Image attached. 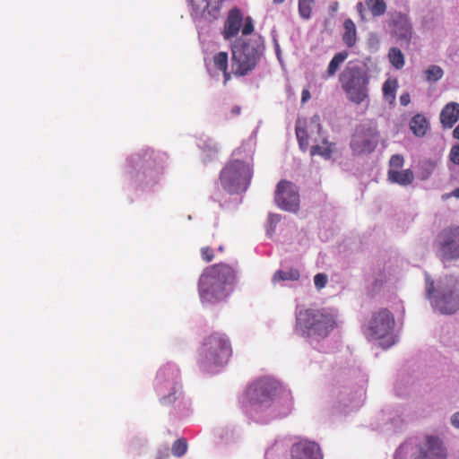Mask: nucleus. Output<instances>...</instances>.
Listing matches in <instances>:
<instances>
[{"label": "nucleus", "mask_w": 459, "mask_h": 459, "mask_svg": "<svg viewBox=\"0 0 459 459\" xmlns=\"http://www.w3.org/2000/svg\"><path fill=\"white\" fill-rule=\"evenodd\" d=\"M237 281V271L226 264H216L204 269L199 278L198 293L202 303L214 304L229 296L228 286Z\"/></svg>", "instance_id": "f257e3e1"}, {"label": "nucleus", "mask_w": 459, "mask_h": 459, "mask_svg": "<svg viewBox=\"0 0 459 459\" xmlns=\"http://www.w3.org/2000/svg\"><path fill=\"white\" fill-rule=\"evenodd\" d=\"M264 50V40L257 37L248 41L238 40L231 46V68L236 76L252 72Z\"/></svg>", "instance_id": "f03ea898"}, {"label": "nucleus", "mask_w": 459, "mask_h": 459, "mask_svg": "<svg viewBox=\"0 0 459 459\" xmlns=\"http://www.w3.org/2000/svg\"><path fill=\"white\" fill-rule=\"evenodd\" d=\"M339 81L350 101L360 104L368 98L369 76L359 65L349 64L341 73Z\"/></svg>", "instance_id": "7ed1b4c3"}, {"label": "nucleus", "mask_w": 459, "mask_h": 459, "mask_svg": "<svg viewBox=\"0 0 459 459\" xmlns=\"http://www.w3.org/2000/svg\"><path fill=\"white\" fill-rule=\"evenodd\" d=\"M252 178L250 165L240 160H230L220 175L221 184L225 191L235 194L245 191Z\"/></svg>", "instance_id": "20e7f679"}, {"label": "nucleus", "mask_w": 459, "mask_h": 459, "mask_svg": "<svg viewBox=\"0 0 459 459\" xmlns=\"http://www.w3.org/2000/svg\"><path fill=\"white\" fill-rule=\"evenodd\" d=\"M231 354V344L226 335L221 333H213L209 335L200 350L202 362L208 365L226 364Z\"/></svg>", "instance_id": "39448f33"}, {"label": "nucleus", "mask_w": 459, "mask_h": 459, "mask_svg": "<svg viewBox=\"0 0 459 459\" xmlns=\"http://www.w3.org/2000/svg\"><path fill=\"white\" fill-rule=\"evenodd\" d=\"M297 324L308 335L322 337L327 336L336 325L333 316L316 309L300 311L297 316Z\"/></svg>", "instance_id": "423d86ee"}, {"label": "nucleus", "mask_w": 459, "mask_h": 459, "mask_svg": "<svg viewBox=\"0 0 459 459\" xmlns=\"http://www.w3.org/2000/svg\"><path fill=\"white\" fill-rule=\"evenodd\" d=\"M296 135L299 145L303 152L311 149V145L323 138L319 117L314 116L310 120L299 119L296 123Z\"/></svg>", "instance_id": "0eeeda50"}, {"label": "nucleus", "mask_w": 459, "mask_h": 459, "mask_svg": "<svg viewBox=\"0 0 459 459\" xmlns=\"http://www.w3.org/2000/svg\"><path fill=\"white\" fill-rule=\"evenodd\" d=\"M437 247L443 261L459 258V226L442 230L437 238Z\"/></svg>", "instance_id": "6e6552de"}, {"label": "nucleus", "mask_w": 459, "mask_h": 459, "mask_svg": "<svg viewBox=\"0 0 459 459\" xmlns=\"http://www.w3.org/2000/svg\"><path fill=\"white\" fill-rule=\"evenodd\" d=\"M394 325V319L391 312L385 308L374 314L368 322L366 333L375 340L388 336Z\"/></svg>", "instance_id": "1a4fd4ad"}, {"label": "nucleus", "mask_w": 459, "mask_h": 459, "mask_svg": "<svg viewBox=\"0 0 459 459\" xmlns=\"http://www.w3.org/2000/svg\"><path fill=\"white\" fill-rule=\"evenodd\" d=\"M274 200L282 210L297 212L299 207V195L297 186L287 180H281L276 186Z\"/></svg>", "instance_id": "9d476101"}, {"label": "nucleus", "mask_w": 459, "mask_h": 459, "mask_svg": "<svg viewBox=\"0 0 459 459\" xmlns=\"http://www.w3.org/2000/svg\"><path fill=\"white\" fill-rule=\"evenodd\" d=\"M278 390V383L263 378L253 383L247 389V394L253 403L264 404L271 402L276 395Z\"/></svg>", "instance_id": "9b49d317"}, {"label": "nucleus", "mask_w": 459, "mask_h": 459, "mask_svg": "<svg viewBox=\"0 0 459 459\" xmlns=\"http://www.w3.org/2000/svg\"><path fill=\"white\" fill-rule=\"evenodd\" d=\"M378 143V133L376 129L360 126L355 131L351 142L352 151L358 154L372 152Z\"/></svg>", "instance_id": "f8f14e48"}, {"label": "nucleus", "mask_w": 459, "mask_h": 459, "mask_svg": "<svg viewBox=\"0 0 459 459\" xmlns=\"http://www.w3.org/2000/svg\"><path fill=\"white\" fill-rule=\"evenodd\" d=\"M435 307L443 314H453L459 309V286L456 283L439 287Z\"/></svg>", "instance_id": "ddd939ff"}, {"label": "nucleus", "mask_w": 459, "mask_h": 459, "mask_svg": "<svg viewBox=\"0 0 459 459\" xmlns=\"http://www.w3.org/2000/svg\"><path fill=\"white\" fill-rule=\"evenodd\" d=\"M178 378V371L170 368L165 367L159 370L156 377V388L159 392L161 391L162 385L165 382H169L171 385V390L168 395H163L160 398V403L163 405H169L177 400V394L180 390V386L178 385L177 379Z\"/></svg>", "instance_id": "4468645a"}, {"label": "nucleus", "mask_w": 459, "mask_h": 459, "mask_svg": "<svg viewBox=\"0 0 459 459\" xmlns=\"http://www.w3.org/2000/svg\"><path fill=\"white\" fill-rule=\"evenodd\" d=\"M291 459H323L322 450L317 443L306 438L295 442L290 448Z\"/></svg>", "instance_id": "2eb2a0df"}, {"label": "nucleus", "mask_w": 459, "mask_h": 459, "mask_svg": "<svg viewBox=\"0 0 459 459\" xmlns=\"http://www.w3.org/2000/svg\"><path fill=\"white\" fill-rule=\"evenodd\" d=\"M419 455L415 459H445L446 450L437 437L426 436L424 444L419 446Z\"/></svg>", "instance_id": "dca6fc26"}, {"label": "nucleus", "mask_w": 459, "mask_h": 459, "mask_svg": "<svg viewBox=\"0 0 459 459\" xmlns=\"http://www.w3.org/2000/svg\"><path fill=\"white\" fill-rule=\"evenodd\" d=\"M243 22V15L239 9H231L227 16L224 23L222 35L224 39L229 40L236 37L241 28Z\"/></svg>", "instance_id": "f3484780"}, {"label": "nucleus", "mask_w": 459, "mask_h": 459, "mask_svg": "<svg viewBox=\"0 0 459 459\" xmlns=\"http://www.w3.org/2000/svg\"><path fill=\"white\" fill-rule=\"evenodd\" d=\"M158 160V155L152 150L147 149L132 157L131 163L135 169H146L156 167Z\"/></svg>", "instance_id": "a211bd4d"}, {"label": "nucleus", "mask_w": 459, "mask_h": 459, "mask_svg": "<svg viewBox=\"0 0 459 459\" xmlns=\"http://www.w3.org/2000/svg\"><path fill=\"white\" fill-rule=\"evenodd\" d=\"M394 34L402 45L408 48L412 38V27L405 17H400L394 22Z\"/></svg>", "instance_id": "6ab92c4d"}, {"label": "nucleus", "mask_w": 459, "mask_h": 459, "mask_svg": "<svg viewBox=\"0 0 459 459\" xmlns=\"http://www.w3.org/2000/svg\"><path fill=\"white\" fill-rule=\"evenodd\" d=\"M459 119V104L456 102L447 103L440 113V122L446 128H452Z\"/></svg>", "instance_id": "aec40b11"}, {"label": "nucleus", "mask_w": 459, "mask_h": 459, "mask_svg": "<svg viewBox=\"0 0 459 459\" xmlns=\"http://www.w3.org/2000/svg\"><path fill=\"white\" fill-rule=\"evenodd\" d=\"M189 1L195 11L202 12L204 15L207 13L212 19L218 17L220 5L223 2V0H202V4H198L195 0Z\"/></svg>", "instance_id": "412c9836"}, {"label": "nucleus", "mask_w": 459, "mask_h": 459, "mask_svg": "<svg viewBox=\"0 0 459 459\" xmlns=\"http://www.w3.org/2000/svg\"><path fill=\"white\" fill-rule=\"evenodd\" d=\"M334 145L335 144L333 143H330L323 137L319 143L311 145L310 154L312 156L319 155L328 160L332 157L334 151Z\"/></svg>", "instance_id": "4be33fe9"}, {"label": "nucleus", "mask_w": 459, "mask_h": 459, "mask_svg": "<svg viewBox=\"0 0 459 459\" xmlns=\"http://www.w3.org/2000/svg\"><path fill=\"white\" fill-rule=\"evenodd\" d=\"M388 179L392 183H396L401 186H408L412 183L414 175L409 169L401 171L391 169L388 171Z\"/></svg>", "instance_id": "5701e85b"}, {"label": "nucleus", "mask_w": 459, "mask_h": 459, "mask_svg": "<svg viewBox=\"0 0 459 459\" xmlns=\"http://www.w3.org/2000/svg\"><path fill=\"white\" fill-rule=\"evenodd\" d=\"M347 57V51L336 53L331 59L326 71L322 74L323 79L328 80L329 78L333 77L340 68V65L346 60Z\"/></svg>", "instance_id": "b1692460"}, {"label": "nucleus", "mask_w": 459, "mask_h": 459, "mask_svg": "<svg viewBox=\"0 0 459 459\" xmlns=\"http://www.w3.org/2000/svg\"><path fill=\"white\" fill-rule=\"evenodd\" d=\"M342 41L348 48L355 46L357 41V30L351 19H346L343 22Z\"/></svg>", "instance_id": "393cba45"}, {"label": "nucleus", "mask_w": 459, "mask_h": 459, "mask_svg": "<svg viewBox=\"0 0 459 459\" xmlns=\"http://www.w3.org/2000/svg\"><path fill=\"white\" fill-rule=\"evenodd\" d=\"M410 128L415 135L424 136L429 128V122L423 115L417 114L411 118Z\"/></svg>", "instance_id": "a878e982"}, {"label": "nucleus", "mask_w": 459, "mask_h": 459, "mask_svg": "<svg viewBox=\"0 0 459 459\" xmlns=\"http://www.w3.org/2000/svg\"><path fill=\"white\" fill-rule=\"evenodd\" d=\"M299 272L297 269H289L288 271H276L273 276V282L278 283L283 281H298L299 279Z\"/></svg>", "instance_id": "bb28decb"}, {"label": "nucleus", "mask_w": 459, "mask_h": 459, "mask_svg": "<svg viewBox=\"0 0 459 459\" xmlns=\"http://www.w3.org/2000/svg\"><path fill=\"white\" fill-rule=\"evenodd\" d=\"M388 59L395 69H402L404 66V56L398 48H391L388 51Z\"/></svg>", "instance_id": "cd10ccee"}, {"label": "nucleus", "mask_w": 459, "mask_h": 459, "mask_svg": "<svg viewBox=\"0 0 459 459\" xmlns=\"http://www.w3.org/2000/svg\"><path fill=\"white\" fill-rule=\"evenodd\" d=\"M212 66L217 71H225L229 67V56L225 51H220L212 56Z\"/></svg>", "instance_id": "c85d7f7f"}, {"label": "nucleus", "mask_w": 459, "mask_h": 459, "mask_svg": "<svg viewBox=\"0 0 459 459\" xmlns=\"http://www.w3.org/2000/svg\"><path fill=\"white\" fill-rule=\"evenodd\" d=\"M365 4L373 16L383 15L386 11V4L384 0H365Z\"/></svg>", "instance_id": "c756f323"}, {"label": "nucleus", "mask_w": 459, "mask_h": 459, "mask_svg": "<svg viewBox=\"0 0 459 459\" xmlns=\"http://www.w3.org/2000/svg\"><path fill=\"white\" fill-rule=\"evenodd\" d=\"M398 83L397 80H386L383 85V94L386 100H390L391 101L395 99V91L397 89Z\"/></svg>", "instance_id": "7c9ffc66"}, {"label": "nucleus", "mask_w": 459, "mask_h": 459, "mask_svg": "<svg viewBox=\"0 0 459 459\" xmlns=\"http://www.w3.org/2000/svg\"><path fill=\"white\" fill-rule=\"evenodd\" d=\"M314 4L315 0H299V13L302 19L310 18Z\"/></svg>", "instance_id": "2f4dec72"}, {"label": "nucleus", "mask_w": 459, "mask_h": 459, "mask_svg": "<svg viewBox=\"0 0 459 459\" xmlns=\"http://www.w3.org/2000/svg\"><path fill=\"white\" fill-rule=\"evenodd\" d=\"M444 75L443 69L438 65H430L425 71V77L428 82H435L440 80Z\"/></svg>", "instance_id": "473e14b6"}, {"label": "nucleus", "mask_w": 459, "mask_h": 459, "mask_svg": "<svg viewBox=\"0 0 459 459\" xmlns=\"http://www.w3.org/2000/svg\"><path fill=\"white\" fill-rule=\"evenodd\" d=\"M187 449V443L185 438L177 439L172 445V454L177 457L184 455Z\"/></svg>", "instance_id": "72a5a7b5"}, {"label": "nucleus", "mask_w": 459, "mask_h": 459, "mask_svg": "<svg viewBox=\"0 0 459 459\" xmlns=\"http://www.w3.org/2000/svg\"><path fill=\"white\" fill-rule=\"evenodd\" d=\"M328 279L325 273H317L314 277V283L317 290H322L327 284Z\"/></svg>", "instance_id": "f704fd0d"}, {"label": "nucleus", "mask_w": 459, "mask_h": 459, "mask_svg": "<svg viewBox=\"0 0 459 459\" xmlns=\"http://www.w3.org/2000/svg\"><path fill=\"white\" fill-rule=\"evenodd\" d=\"M201 256L204 261H205L206 263H209L214 257L213 250L209 247H202L201 248Z\"/></svg>", "instance_id": "c9c22d12"}, {"label": "nucleus", "mask_w": 459, "mask_h": 459, "mask_svg": "<svg viewBox=\"0 0 459 459\" xmlns=\"http://www.w3.org/2000/svg\"><path fill=\"white\" fill-rule=\"evenodd\" d=\"M449 159L454 164L459 165V143L451 148Z\"/></svg>", "instance_id": "e433bc0d"}, {"label": "nucleus", "mask_w": 459, "mask_h": 459, "mask_svg": "<svg viewBox=\"0 0 459 459\" xmlns=\"http://www.w3.org/2000/svg\"><path fill=\"white\" fill-rule=\"evenodd\" d=\"M389 163L392 168H402L403 165V158L402 155L399 154L393 155L390 159Z\"/></svg>", "instance_id": "4c0bfd02"}, {"label": "nucleus", "mask_w": 459, "mask_h": 459, "mask_svg": "<svg viewBox=\"0 0 459 459\" xmlns=\"http://www.w3.org/2000/svg\"><path fill=\"white\" fill-rule=\"evenodd\" d=\"M254 30L253 20L251 17H247L245 20V24L242 29L243 35H249Z\"/></svg>", "instance_id": "58836bf2"}, {"label": "nucleus", "mask_w": 459, "mask_h": 459, "mask_svg": "<svg viewBox=\"0 0 459 459\" xmlns=\"http://www.w3.org/2000/svg\"><path fill=\"white\" fill-rule=\"evenodd\" d=\"M434 281L430 280L429 277H426V296L427 298H431L434 292Z\"/></svg>", "instance_id": "ea45409f"}, {"label": "nucleus", "mask_w": 459, "mask_h": 459, "mask_svg": "<svg viewBox=\"0 0 459 459\" xmlns=\"http://www.w3.org/2000/svg\"><path fill=\"white\" fill-rule=\"evenodd\" d=\"M411 102V97L409 93H403L400 96V103L403 106H407Z\"/></svg>", "instance_id": "a19ab883"}, {"label": "nucleus", "mask_w": 459, "mask_h": 459, "mask_svg": "<svg viewBox=\"0 0 459 459\" xmlns=\"http://www.w3.org/2000/svg\"><path fill=\"white\" fill-rule=\"evenodd\" d=\"M310 98H311V95H310L309 90L307 88L303 89L302 93H301L302 103H306L307 101H308L310 100Z\"/></svg>", "instance_id": "79ce46f5"}, {"label": "nucleus", "mask_w": 459, "mask_h": 459, "mask_svg": "<svg viewBox=\"0 0 459 459\" xmlns=\"http://www.w3.org/2000/svg\"><path fill=\"white\" fill-rule=\"evenodd\" d=\"M451 423L455 428L459 429V412H455L451 418Z\"/></svg>", "instance_id": "37998d69"}, {"label": "nucleus", "mask_w": 459, "mask_h": 459, "mask_svg": "<svg viewBox=\"0 0 459 459\" xmlns=\"http://www.w3.org/2000/svg\"><path fill=\"white\" fill-rule=\"evenodd\" d=\"M221 72L223 74V78H224L223 83L227 84V82L231 79V74L229 72V67L225 71H221Z\"/></svg>", "instance_id": "c03bdc74"}, {"label": "nucleus", "mask_w": 459, "mask_h": 459, "mask_svg": "<svg viewBox=\"0 0 459 459\" xmlns=\"http://www.w3.org/2000/svg\"><path fill=\"white\" fill-rule=\"evenodd\" d=\"M453 136L459 140V125L455 128V130L453 131Z\"/></svg>", "instance_id": "a18cd8bd"}, {"label": "nucleus", "mask_w": 459, "mask_h": 459, "mask_svg": "<svg viewBox=\"0 0 459 459\" xmlns=\"http://www.w3.org/2000/svg\"><path fill=\"white\" fill-rule=\"evenodd\" d=\"M449 196H455L456 198H459V186L457 188H455L450 195Z\"/></svg>", "instance_id": "49530a36"}, {"label": "nucleus", "mask_w": 459, "mask_h": 459, "mask_svg": "<svg viewBox=\"0 0 459 459\" xmlns=\"http://www.w3.org/2000/svg\"><path fill=\"white\" fill-rule=\"evenodd\" d=\"M403 447H400V449L396 452L394 459H399L402 454Z\"/></svg>", "instance_id": "de8ad7c7"}, {"label": "nucleus", "mask_w": 459, "mask_h": 459, "mask_svg": "<svg viewBox=\"0 0 459 459\" xmlns=\"http://www.w3.org/2000/svg\"><path fill=\"white\" fill-rule=\"evenodd\" d=\"M232 111H233L235 114H238V113H239V111H240V108L236 107V108H233V110H232Z\"/></svg>", "instance_id": "09e8293b"}, {"label": "nucleus", "mask_w": 459, "mask_h": 459, "mask_svg": "<svg viewBox=\"0 0 459 459\" xmlns=\"http://www.w3.org/2000/svg\"><path fill=\"white\" fill-rule=\"evenodd\" d=\"M357 7H358V10L360 12V11H361V9L363 8V5H362V4H361V3H359V4H358V5H357Z\"/></svg>", "instance_id": "8fccbe9b"}, {"label": "nucleus", "mask_w": 459, "mask_h": 459, "mask_svg": "<svg viewBox=\"0 0 459 459\" xmlns=\"http://www.w3.org/2000/svg\"><path fill=\"white\" fill-rule=\"evenodd\" d=\"M273 1H274V3H278V4H281L284 2V0H273Z\"/></svg>", "instance_id": "3c124183"}]
</instances>
